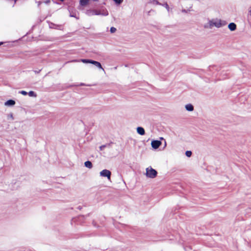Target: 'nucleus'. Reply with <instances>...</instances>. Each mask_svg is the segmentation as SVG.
I'll return each instance as SVG.
<instances>
[{
    "mask_svg": "<svg viewBox=\"0 0 251 251\" xmlns=\"http://www.w3.org/2000/svg\"><path fill=\"white\" fill-rule=\"evenodd\" d=\"M157 174V171L151 167H148L146 169V175L148 177L153 178L156 176Z\"/></svg>",
    "mask_w": 251,
    "mask_h": 251,
    "instance_id": "f257e3e1",
    "label": "nucleus"
},
{
    "mask_svg": "<svg viewBox=\"0 0 251 251\" xmlns=\"http://www.w3.org/2000/svg\"><path fill=\"white\" fill-rule=\"evenodd\" d=\"M80 61L84 63L92 64L94 65L95 66H96L98 68L102 69L103 71H104L103 68L102 67L101 64L99 62L94 61L93 60L86 59H82L80 60Z\"/></svg>",
    "mask_w": 251,
    "mask_h": 251,
    "instance_id": "f03ea898",
    "label": "nucleus"
},
{
    "mask_svg": "<svg viewBox=\"0 0 251 251\" xmlns=\"http://www.w3.org/2000/svg\"><path fill=\"white\" fill-rule=\"evenodd\" d=\"M100 176L102 177H106L108 180H110L111 173L109 170L104 169L100 172Z\"/></svg>",
    "mask_w": 251,
    "mask_h": 251,
    "instance_id": "7ed1b4c3",
    "label": "nucleus"
},
{
    "mask_svg": "<svg viewBox=\"0 0 251 251\" xmlns=\"http://www.w3.org/2000/svg\"><path fill=\"white\" fill-rule=\"evenodd\" d=\"M161 145V142L159 140H153L151 141V145L154 149H158Z\"/></svg>",
    "mask_w": 251,
    "mask_h": 251,
    "instance_id": "20e7f679",
    "label": "nucleus"
},
{
    "mask_svg": "<svg viewBox=\"0 0 251 251\" xmlns=\"http://www.w3.org/2000/svg\"><path fill=\"white\" fill-rule=\"evenodd\" d=\"M97 13H99L98 15H102L104 16H107L108 15V12L106 9H101L100 10H97Z\"/></svg>",
    "mask_w": 251,
    "mask_h": 251,
    "instance_id": "39448f33",
    "label": "nucleus"
},
{
    "mask_svg": "<svg viewBox=\"0 0 251 251\" xmlns=\"http://www.w3.org/2000/svg\"><path fill=\"white\" fill-rule=\"evenodd\" d=\"M86 14L88 16H93L99 14V13H97V10L93 9V10H87L86 11Z\"/></svg>",
    "mask_w": 251,
    "mask_h": 251,
    "instance_id": "423d86ee",
    "label": "nucleus"
},
{
    "mask_svg": "<svg viewBox=\"0 0 251 251\" xmlns=\"http://www.w3.org/2000/svg\"><path fill=\"white\" fill-rule=\"evenodd\" d=\"M15 104V101L14 100H9L5 102L4 105L5 106H11L14 105Z\"/></svg>",
    "mask_w": 251,
    "mask_h": 251,
    "instance_id": "0eeeda50",
    "label": "nucleus"
},
{
    "mask_svg": "<svg viewBox=\"0 0 251 251\" xmlns=\"http://www.w3.org/2000/svg\"><path fill=\"white\" fill-rule=\"evenodd\" d=\"M137 132L141 135H143L145 134V130L142 127H138L137 128Z\"/></svg>",
    "mask_w": 251,
    "mask_h": 251,
    "instance_id": "6e6552de",
    "label": "nucleus"
},
{
    "mask_svg": "<svg viewBox=\"0 0 251 251\" xmlns=\"http://www.w3.org/2000/svg\"><path fill=\"white\" fill-rule=\"evenodd\" d=\"M228 27L231 31H234L236 28V25L233 23H231L228 25Z\"/></svg>",
    "mask_w": 251,
    "mask_h": 251,
    "instance_id": "1a4fd4ad",
    "label": "nucleus"
},
{
    "mask_svg": "<svg viewBox=\"0 0 251 251\" xmlns=\"http://www.w3.org/2000/svg\"><path fill=\"white\" fill-rule=\"evenodd\" d=\"M185 109L188 111H192L194 110V106L191 104H187L185 106Z\"/></svg>",
    "mask_w": 251,
    "mask_h": 251,
    "instance_id": "9d476101",
    "label": "nucleus"
},
{
    "mask_svg": "<svg viewBox=\"0 0 251 251\" xmlns=\"http://www.w3.org/2000/svg\"><path fill=\"white\" fill-rule=\"evenodd\" d=\"M84 165L86 167H87L89 169H91L93 167L92 163L90 161H87L85 162Z\"/></svg>",
    "mask_w": 251,
    "mask_h": 251,
    "instance_id": "9b49d317",
    "label": "nucleus"
},
{
    "mask_svg": "<svg viewBox=\"0 0 251 251\" xmlns=\"http://www.w3.org/2000/svg\"><path fill=\"white\" fill-rule=\"evenodd\" d=\"M89 0H80L79 3L81 6H85L88 3Z\"/></svg>",
    "mask_w": 251,
    "mask_h": 251,
    "instance_id": "f8f14e48",
    "label": "nucleus"
},
{
    "mask_svg": "<svg viewBox=\"0 0 251 251\" xmlns=\"http://www.w3.org/2000/svg\"><path fill=\"white\" fill-rule=\"evenodd\" d=\"M49 26L51 28H55V29H59V27H60L59 25H54V24L51 23L49 25Z\"/></svg>",
    "mask_w": 251,
    "mask_h": 251,
    "instance_id": "ddd939ff",
    "label": "nucleus"
},
{
    "mask_svg": "<svg viewBox=\"0 0 251 251\" xmlns=\"http://www.w3.org/2000/svg\"><path fill=\"white\" fill-rule=\"evenodd\" d=\"M28 95H29L30 97H36V94L34 93V92H33V91H29V92L28 93Z\"/></svg>",
    "mask_w": 251,
    "mask_h": 251,
    "instance_id": "4468645a",
    "label": "nucleus"
},
{
    "mask_svg": "<svg viewBox=\"0 0 251 251\" xmlns=\"http://www.w3.org/2000/svg\"><path fill=\"white\" fill-rule=\"evenodd\" d=\"M116 4H120L123 1V0H112Z\"/></svg>",
    "mask_w": 251,
    "mask_h": 251,
    "instance_id": "2eb2a0df",
    "label": "nucleus"
},
{
    "mask_svg": "<svg viewBox=\"0 0 251 251\" xmlns=\"http://www.w3.org/2000/svg\"><path fill=\"white\" fill-rule=\"evenodd\" d=\"M8 119H10L11 120H14V117L12 113H10L7 115Z\"/></svg>",
    "mask_w": 251,
    "mask_h": 251,
    "instance_id": "dca6fc26",
    "label": "nucleus"
},
{
    "mask_svg": "<svg viewBox=\"0 0 251 251\" xmlns=\"http://www.w3.org/2000/svg\"><path fill=\"white\" fill-rule=\"evenodd\" d=\"M185 155L187 156V157H190L191 155H192V152L191 151H187L185 152Z\"/></svg>",
    "mask_w": 251,
    "mask_h": 251,
    "instance_id": "f3484780",
    "label": "nucleus"
},
{
    "mask_svg": "<svg viewBox=\"0 0 251 251\" xmlns=\"http://www.w3.org/2000/svg\"><path fill=\"white\" fill-rule=\"evenodd\" d=\"M116 31V28L114 27H111L110 28V32L111 33H114Z\"/></svg>",
    "mask_w": 251,
    "mask_h": 251,
    "instance_id": "a211bd4d",
    "label": "nucleus"
},
{
    "mask_svg": "<svg viewBox=\"0 0 251 251\" xmlns=\"http://www.w3.org/2000/svg\"><path fill=\"white\" fill-rule=\"evenodd\" d=\"M19 93L23 95H26L27 94V93L25 91H21Z\"/></svg>",
    "mask_w": 251,
    "mask_h": 251,
    "instance_id": "6ab92c4d",
    "label": "nucleus"
},
{
    "mask_svg": "<svg viewBox=\"0 0 251 251\" xmlns=\"http://www.w3.org/2000/svg\"><path fill=\"white\" fill-rule=\"evenodd\" d=\"M106 147V145H103L100 147V151L103 150Z\"/></svg>",
    "mask_w": 251,
    "mask_h": 251,
    "instance_id": "aec40b11",
    "label": "nucleus"
},
{
    "mask_svg": "<svg viewBox=\"0 0 251 251\" xmlns=\"http://www.w3.org/2000/svg\"><path fill=\"white\" fill-rule=\"evenodd\" d=\"M164 6L166 7V8L167 9V10L169 11V7L168 4L167 3H165L164 4Z\"/></svg>",
    "mask_w": 251,
    "mask_h": 251,
    "instance_id": "412c9836",
    "label": "nucleus"
},
{
    "mask_svg": "<svg viewBox=\"0 0 251 251\" xmlns=\"http://www.w3.org/2000/svg\"><path fill=\"white\" fill-rule=\"evenodd\" d=\"M42 3V1H38V6H39V5H40Z\"/></svg>",
    "mask_w": 251,
    "mask_h": 251,
    "instance_id": "4be33fe9",
    "label": "nucleus"
},
{
    "mask_svg": "<svg viewBox=\"0 0 251 251\" xmlns=\"http://www.w3.org/2000/svg\"><path fill=\"white\" fill-rule=\"evenodd\" d=\"M93 226H96V223H95L94 221H93Z\"/></svg>",
    "mask_w": 251,
    "mask_h": 251,
    "instance_id": "5701e85b",
    "label": "nucleus"
},
{
    "mask_svg": "<svg viewBox=\"0 0 251 251\" xmlns=\"http://www.w3.org/2000/svg\"><path fill=\"white\" fill-rule=\"evenodd\" d=\"M249 14L251 15V7H250V9L249 11Z\"/></svg>",
    "mask_w": 251,
    "mask_h": 251,
    "instance_id": "b1692460",
    "label": "nucleus"
},
{
    "mask_svg": "<svg viewBox=\"0 0 251 251\" xmlns=\"http://www.w3.org/2000/svg\"><path fill=\"white\" fill-rule=\"evenodd\" d=\"M45 2H46V3H48L50 2V0H47Z\"/></svg>",
    "mask_w": 251,
    "mask_h": 251,
    "instance_id": "393cba45",
    "label": "nucleus"
},
{
    "mask_svg": "<svg viewBox=\"0 0 251 251\" xmlns=\"http://www.w3.org/2000/svg\"><path fill=\"white\" fill-rule=\"evenodd\" d=\"M80 85H81V86H84V85H85L84 83H81V84H80Z\"/></svg>",
    "mask_w": 251,
    "mask_h": 251,
    "instance_id": "a878e982",
    "label": "nucleus"
},
{
    "mask_svg": "<svg viewBox=\"0 0 251 251\" xmlns=\"http://www.w3.org/2000/svg\"><path fill=\"white\" fill-rule=\"evenodd\" d=\"M164 146H165V147L166 146V142H165V144H164Z\"/></svg>",
    "mask_w": 251,
    "mask_h": 251,
    "instance_id": "bb28decb",
    "label": "nucleus"
},
{
    "mask_svg": "<svg viewBox=\"0 0 251 251\" xmlns=\"http://www.w3.org/2000/svg\"><path fill=\"white\" fill-rule=\"evenodd\" d=\"M164 146H165V147L166 146V142H165V144H164Z\"/></svg>",
    "mask_w": 251,
    "mask_h": 251,
    "instance_id": "cd10ccee",
    "label": "nucleus"
},
{
    "mask_svg": "<svg viewBox=\"0 0 251 251\" xmlns=\"http://www.w3.org/2000/svg\"><path fill=\"white\" fill-rule=\"evenodd\" d=\"M2 44H3V43H2V42H0V45H1Z\"/></svg>",
    "mask_w": 251,
    "mask_h": 251,
    "instance_id": "c85d7f7f",
    "label": "nucleus"
},
{
    "mask_svg": "<svg viewBox=\"0 0 251 251\" xmlns=\"http://www.w3.org/2000/svg\"><path fill=\"white\" fill-rule=\"evenodd\" d=\"M156 2L157 4H159V2L158 1H156Z\"/></svg>",
    "mask_w": 251,
    "mask_h": 251,
    "instance_id": "c756f323",
    "label": "nucleus"
},
{
    "mask_svg": "<svg viewBox=\"0 0 251 251\" xmlns=\"http://www.w3.org/2000/svg\"><path fill=\"white\" fill-rule=\"evenodd\" d=\"M17 0H14V3H15Z\"/></svg>",
    "mask_w": 251,
    "mask_h": 251,
    "instance_id": "7c9ffc66",
    "label": "nucleus"
}]
</instances>
